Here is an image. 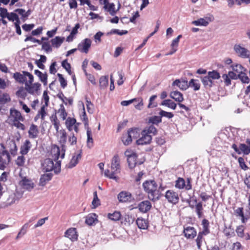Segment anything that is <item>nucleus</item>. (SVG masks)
Segmentation results:
<instances>
[{"label":"nucleus","instance_id":"1","mask_svg":"<svg viewBox=\"0 0 250 250\" xmlns=\"http://www.w3.org/2000/svg\"><path fill=\"white\" fill-rule=\"evenodd\" d=\"M246 213L247 214L245 215L243 207L238 208L237 209L234 210V214L236 216L241 217L242 223H246L250 218V194H249L248 197V204L247 209H246Z\"/></svg>","mask_w":250,"mask_h":250},{"label":"nucleus","instance_id":"2","mask_svg":"<svg viewBox=\"0 0 250 250\" xmlns=\"http://www.w3.org/2000/svg\"><path fill=\"white\" fill-rule=\"evenodd\" d=\"M41 84L39 83H35L32 84L25 83V89L27 92L32 95H40L41 94Z\"/></svg>","mask_w":250,"mask_h":250},{"label":"nucleus","instance_id":"3","mask_svg":"<svg viewBox=\"0 0 250 250\" xmlns=\"http://www.w3.org/2000/svg\"><path fill=\"white\" fill-rule=\"evenodd\" d=\"M125 155L127 157V162L129 168L132 169L137 165L138 155L136 152H130L128 150L125 152Z\"/></svg>","mask_w":250,"mask_h":250},{"label":"nucleus","instance_id":"4","mask_svg":"<svg viewBox=\"0 0 250 250\" xmlns=\"http://www.w3.org/2000/svg\"><path fill=\"white\" fill-rule=\"evenodd\" d=\"M231 148L238 154L243 153L244 155H248L250 153V146L247 144L240 143L239 147L235 144H233L231 145Z\"/></svg>","mask_w":250,"mask_h":250},{"label":"nucleus","instance_id":"5","mask_svg":"<svg viewBox=\"0 0 250 250\" xmlns=\"http://www.w3.org/2000/svg\"><path fill=\"white\" fill-rule=\"evenodd\" d=\"M165 197L168 203L173 205L177 204L179 201L178 193L173 190H167L165 193Z\"/></svg>","mask_w":250,"mask_h":250},{"label":"nucleus","instance_id":"6","mask_svg":"<svg viewBox=\"0 0 250 250\" xmlns=\"http://www.w3.org/2000/svg\"><path fill=\"white\" fill-rule=\"evenodd\" d=\"M91 40L89 38H85L82 40L78 45V50L81 53L87 54L91 47Z\"/></svg>","mask_w":250,"mask_h":250},{"label":"nucleus","instance_id":"7","mask_svg":"<svg viewBox=\"0 0 250 250\" xmlns=\"http://www.w3.org/2000/svg\"><path fill=\"white\" fill-rule=\"evenodd\" d=\"M117 199L120 203H130L134 200L132 194L126 191L120 192L117 195Z\"/></svg>","mask_w":250,"mask_h":250},{"label":"nucleus","instance_id":"8","mask_svg":"<svg viewBox=\"0 0 250 250\" xmlns=\"http://www.w3.org/2000/svg\"><path fill=\"white\" fill-rule=\"evenodd\" d=\"M234 50L239 57L242 58L250 57V51L247 48L242 47L240 44H235L234 46Z\"/></svg>","mask_w":250,"mask_h":250},{"label":"nucleus","instance_id":"9","mask_svg":"<svg viewBox=\"0 0 250 250\" xmlns=\"http://www.w3.org/2000/svg\"><path fill=\"white\" fill-rule=\"evenodd\" d=\"M142 137L136 140V143L138 145H144L150 144L152 140V136L146 132H142Z\"/></svg>","mask_w":250,"mask_h":250},{"label":"nucleus","instance_id":"10","mask_svg":"<svg viewBox=\"0 0 250 250\" xmlns=\"http://www.w3.org/2000/svg\"><path fill=\"white\" fill-rule=\"evenodd\" d=\"M64 236L68 238L72 241L74 242L78 240V234L77 229L74 228H71L66 230Z\"/></svg>","mask_w":250,"mask_h":250},{"label":"nucleus","instance_id":"11","mask_svg":"<svg viewBox=\"0 0 250 250\" xmlns=\"http://www.w3.org/2000/svg\"><path fill=\"white\" fill-rule=\"evenodd\" d=\"M42 167L44 172H50L54 170V164L53 161L50 158H46L42 163Z\"/></svg>","mask_w":250,"mask_h":250},{"label":"nucleus","instance_id":"12","mask_svg":"<svg viewBox=\"0 0 250 250\" xmlns=\"http://www.w3.org/2000/svg\"><path fill=\"white\" fill-rule=\"evenodd\" d=\"M213 17H206L205 18H200L197 20L193 21L191 23L196 26H207L210 21H212Z\"/></svg>","mask_w":250,"mask_h":250},{"label":"nucleus","instance_id":"13","mask_svg":"<svg viewBox=\"0 0 250 250\" xmlns=\"http://www.w3.org/2000/svg\"><path fill=\"white\" fill-rule=\"evenodd\" d=\"M151 203L148 200L143 201L138 204V208L140 212L146 213L151 208Z\"/></svg>","mask_w":250,"mask_h":250},{"label":"nucleus","instance_id":"14","mask_svg":"<svg viewBox=\"0 0 250 250\" xmlns=\"http://www.w3.org/2000/svg\"><path fill=\"white\" fill-rule=\"evenodd\" d=\"M184 236L188 239H193L197 235V231L193 227H188L183 231Z\"/></svg>","mask_w":250,"mask_h":250},{"label":"nucleus","instance_id":"15","mask_svg":"<svg viewBox=\"0 0 250 250\" xmlns=\"http://www.w3.org/2000/svg\"><path fill=\"white\" fill-rule=\"evenodd\" d=\"M178 104L180 108L182 109L179 111L180 114L184 115L186 118H192L193 115L191 113V109L189 107L187 106L185 104L180 103H178Z\"/></svg>","mask_w":250,"mask_h":250},{"label":"nucleus","instance_id":"16","mask_svg":"<svg viewBox=\"0 0 250 250\" xmlns=\"http://www.w3.org/2000/svg\"><path fill=\"white\" fill-rule=\"evenodd\" d=\"M98 221V215L95 213H92L86 216L85 223L88 226H92L96 224Z\"/></svg>","mask_w":250,"mask_h":250},{"label":"nucleus","instance_id":"17","mask_svg":"<svg viewBox=\"0 0 250 250\" xmlns=\"http://www.w3.org/2000/svg\"><path fill=\"white\" fill-rule=\"evenodd\" d=\"M21 185L27 190H31L34 187V184L30 179L24 177L20 182Z\"/></svg>","mask_w":250,"mask_h":250},{"label":"nucleus","instance_id":"18","mask_svg":"<svg viewBox=\"0 0 250 250\" xmlns=\"http://www.w3.org/2000/svg\"><path fill=\"white\" fill-rule=\"evenodd\" d=\"M10 116H12L14 118V122L20 121L23 122L24 120V118L22 116L21 112L14 108H10Z\"/></svg>","mask_w":250,"mask_h":250},{"label":"nucleus","instance_id":"19","mask_svg":"<svg viewBox=\"0 0 250 250\" xmlns=\"http://www.w3.org/2000/svg\"><path fill=\"white\" fill-rule=\"evenodd\" d=\"M111 168L116 171L120 170V159L118 154H115L112 158Z\"/></svg>","mask_w":250,"mask_h":250},{"label":"nucleus","instance_id":"20","mask_svg":"<svg viewBox=\"0 0 250 250\" xmlns=\"http://www.w3.org/2000/svg\"><path fill=\"white\" fill-rule=\"evenodd\" d=\"M34 74L39 77L40 81L43 83L44 85L47 84L48 75L46 72L42 73L39 70L36 69L34 71Z\"/></svg>","mask_w":250,"mask_h":250},{"label":"nucleus","instance_id":"21","mask_svg":"<svg viewBox=\"0 0 250 250\" xmlns=\"http://www.w3.org/2000/svg\"><path fill=\"white\" fill-rule=\"evenodd\" d=\"M32 146L30 141L29 140H26L23 145L21 146L20 153L22 155H26L28 153Z\"/></svg>","mask_w":250,"mask_h":250},{"label":"nucleus","instance_id":"22","mask_svg":"<svg viewBox=\"0 0 250 250\" xmlns=\"http://www.w3.org/2000/svg\"><path fill=\"white\" fill-rule=\"evenodd\" d=\"M53 175L52 173L42 174L40 179V186L42 187L44 186L47 182L51 180Z\"/></svg>","mask_w":250,"mask_h":250},{"label":"nucleus","instance_id":"23","mask_svg":"<svg viewBox=\"0 0 250 250\" xmlns=\"http://www.w3.org/2000/svg\"><path fill=\"white\" fill-rule=\"evenodd\" d=\"M64 40V37L56 36L54 39L50 40L51 45L57 48H59Z\"/></svg>","mask_w":250,"mask_h":250},{"label":"nucleus","instance_id":"24","mask_svg":"<svg viewBox=\"0 0 250 250\" xmlns=\"http://www.w3.org/2000/svg\"><path fill=\"white\" fill-rule=\"evenodd\" d=\"M136 224L140 229H146L148 227V223L147 220L142 217L138 218L136 220Z\"/></svg>","mask_w":250,"mask_h":250},{"label":"nucleus","instance_id":"25","mask_svg":"<svg viewBox=\"0 0 250 250\" xmlns=\"http://www.w3.org/2000/svg\"><path fill=\"white\" fill-rule=\"evenodd\" d=\"M170 97L175 101L178 102L179 103L182 102L184 100L182 93L177 90L171 92L170 93Z\"/></svg>","mask_w":250,"mask_h":250},{"label":"nucleus","instance_id":"26","mask_svg":"<svg viewBox=\"0 0 250 250\" xmlns=\"http://www.w3.org/2000/svg\"><path fill=\"white\" fill-rule=\"evenodd\" d=\"M8 145L11 154L13 156L16 155L17 152L18 147L17 146L15 141L14 140H11L9 141L8 143Z\"/></svg>","mask_w":250,"mask_h":250},{"label":"nucleus","instance_id":"27","mask_svg":"<svg viewBox=\"0 0 250 250\" xmlns=\"http://www.w3.org/2000/svg\"><path fill=\"white\" fill-rule=\"evenodd\" d=\"M39 133V130L37 125L32 124L28 131V134L32 138H36L37 137Z\"/></svg>","mask_w":250,"mask_h":250},{"label":"nucleus","instance_id":"28","mask_svg":"<svg viewBox=\"0 0 250 250\" xmlns=\"http://www.w3.org/2000/svg\"><path fill=\"white\" fill-rule=\"evenodd\" d=\"M189 87L192 88L194 91H198L200 89L201 84L197 79H191L188 82Z\"/></svg>","mask_w":250,"mask_h":250},{"label":"nucleus","instance_id":"29","mask_svg":"<svg viewBox=\"0 0 250 250\" xmlns=\"http://www.w3.org/2000/svg\"><path fill=\"white\" fill-rule=\"evenodd\" d=\"M13 78L17 82L20 83H23L26 82V78L23 74H21L20 72H16L13 74Z\"/></svg>","mask_w":250,"mask_h":250},{"label":"nucleus","instance_id":"30","mask_svg":"<svg viewBox=\"0 0 250 250\" xmlns=\"http://www.w3.org/2000/svg\"><path fill=\"white\" fill-rule=\"evenodd\" d=\"M162 121V119L160 115L159 116L155 115L149 117L147 123L148 124H151L152 125H158Z\"/></svg>","mask_w":250,"mask_h":250},{"label":"nucleus","instance_id":"31","mask_svg":"<svg viewBox=\"0 0 250 250\" xmlns=\"http://www.w3.org/2000/svg\"><path fill=\"white\" fill-rule=\"evenodd\" d=\"M153 190L155 191L154 193H151V196L149 197L150 200L152 201H155L159 200L162 196H163V194L161 193V192L159 190H157L156 189H153Z\"/></svg>","mask_w":250,"mask_h":250},{"label":"nucleus","instance_id":"32","mask_svg":"<svg viewBox=\"0 0 250 250\" xmlns=\"http://www.w3.org/2000/svg\"><path fill=\"white\" fill-rule=\"evenodd\" d=\"M122 141L125 146H128L132 142V135H130V133H129L128 131L126 134L123 135L122 137Z\"/></svg>","mask_w":250,"mask_h":250},{"label":"nucleus","instance_id":"33","mask_svg":"<svg viewBox=\"0 0 250 250\" xmlns=\"http://www.w3.org/2000/svg\"><path fill=\"white\" fill-rule=\"evenodd\" d=\"M108 83V76H103L99 80V86L101 89H104L107 86Z\"/></svg>","mask_w":250,"mask_h":250},{"label":"nucleus","instance_id":"34","mask_svg":"<svg viewBox=\"0 0 250 250\" xmlns=\"http://www.w3.org/2000/svg\"><path fill=\"white\" fill-rule=\"evenodd\" d=\"M201 225L203 226V230L201 231L207 234L210 233L209 222L207 219H203Z\"/></svg>","mask_w":250,"mask_h":250},{"label":"nucleus","instance_id":"35","mask_svg":"<svg viewBox=\"0 0 250 250\" xmlns=\"http://www.w3.org/2000/svg\"><path fill=\"white\" fill-rule=\"evenodd\" d=\"M152 184L150 183V181H146L143 184V187L144 190L148 194H151V193H154L155 191L151 188Z\"/></svg>","mask_w":250,"mask_h":250},{"label":"nucleus","instance_id":"36","mask_svg":"<svg viewBox=\"0 0 250 250\" xmlns=\"http://www.w3.org/2000/svg\"><path fill=\"white\" fill-rule=\"evenodd\" d=\"M143 132H146L148 134L152 133L153 135H156L157 134L158 130L154 125H151L148 127H145L143 130Z\"/></svg>","mask_w":250,"mask_h":250},{"label":"nucleus","instance_id":"37","mask_svg":"<svg viewBox=\"0 0 250 250\" xmlns=\"http://www.w3.org/2000/svg\"><path fill=\"white\" fill-rule=\"evenodd\" d=\"M223 232L228 237H230L234 235V229L232 228L231 225H229V227H227L226 224H225Z\"/></svg>","mask_w":250,"mask_h":250},{"label":"nucleus","instance_id":"38","mask_svg":"<svg viewBox=\"0 0 250 250\" xmlns=\"http://www.w3.org/2000/svg\"><path fill=\"white\" fill-rule=\"evenodd\" d=\"M122 215L120 211H115L113 213H108V217L113 221H118L121 219Z\"/></svg>","mask_w":250,"mask_h":250},{"label":"nucleus","instance_id":"39","mask_svg":"<svg viewBox=\"0 0 250 250\" xmlns=\"http://www.w3.org/2000/svg\"><path fill=\"white\" fill-rule=\"evenodd\" d=\"M11 101V98L9 94L3 93L2 95H0V104H4Z\"/></svg>","mask_w":250,"mask_h":250},{"label":"nucleus","instance_id":"40","mask_svg":"<svg viewBox=\"0 0 250 250\" xmlns=\"http://www.w3.org/2000/svg\"><path fill=\"white\" fill-rule=\"evenodd\" d=\"M62 66L65 69L69 75H72V72L71 70V64L68 62L67 59H65L62 62Z\"/></svg>","mask_w":250,"mask_h":250},{"label":"nucleus","instance_id":"41","mask_svg":"<svg viewBox=\"0 0 250 250\" xmlns=\"http://www.w3.org/2000/svg\"><path fill=\"white\" fill-rule=\"evenodd\" d=\"M15 12L21 15V19L23 21H25L28 18V16L25 13V10L22 8H18L15 10Z\"/></svg>","mask_w":250,"mask_h":250},{"label":"nucleus","instance_id":"42","mask_svg":"<svg viewBox=\"0 0 250 250\" xmlns=\"http://www.w3.org/2000/svg\"><path fill=\"white\" fill-rule=\"evenodd\" d=\"M207 234L203 232H199L197 237L196 239L197 246L198 249H200L203 241V235H207Z\"/></svg>","mask_w":250,"mask_h":250},{"label":"nucleus","instance_id":"43","mask_svg":"<svg viewBox=\"0 0 250 250\" xmlns=\"http://www.w3.org/2000/svg\"><path fill=\"white\" fill-rule=\"evenodd\" d=\"M93 199L92 202V205L93 206V208H97L100 205V201L98 197L97 192V191H95L93 193Z\"/></svg>","mask_w":250,"mask_h":250},{"label":"nucleus","instance_id":"44","mask_svg":"<svg viewBox=\"0 0 250 250\" xmlns=\"http://www.w3.org/2000/svg\"><path fill=\"white\" fill-rule=\"evenodd\" d=\"M175 187L179 189H183L185 187V181L183 178L179 177L175 181Z\"/></svg>","mask_w":250,"mask_h":250},{"label":"nucleus","instance_id":"45","mask_svg":"<svg viewBox=\"0 0 250 250\" xmlns=\"http://www.w3.org/2000/svg\"><path fill=\"white\" fill-rule=\"evenodd\" d=\"M230 68H231L232 71H234L235 73H239L244 67L240 64L233 63L230 65Z\"/></svg>","mask_w":250,"mask_h":250},{"label":"nucleus","instance_id":"46","mask_svg":"<svg viewBox=\"0 0 250 250\" xmlns=\"http://www.w3.org/2000/svg\"><path fill=\"white\" fill-rule=\"evenodd\" d=\"M87 134V146L89 148H91L93 146V140L92 136V132L89 130L86 131Z\"/></svg>","mask_w":250,"mask_h":250},{"label":"nucleus","instance_id":"47","mask_svg":"<svg viewBox=\"0 0 250 250\" xmlns=\"http://www.w3.org/2000/svg\"><path fill=\"white\" fill-rule=\"evenodd\" d=\"M132 138H137L140 135V130L137 127L131 128L128 130Z\"/></svg>","mask_w":250,"mask_h":250},{"label":"nucleus","instance_id":"48","mask_svg":"<svg viewBox=\"0 0 250 250\" xmlns=\"http://www.w3.org/2000/svg\"><path fill=\"white\" fill-rule=\"evenodd\" d=\"M42 49L45 51L46 53H50L52 51V45L50 44L48 42H42Z\"/></svg>","mask_w":250,"mask_h":250},{"label":"nucleus","instance_id":"49","mask_svg":"<svg viewBox=\"0 0 250 250\" xmlns=\"http://www.w3.org/2000/svg\"><path fill=\"white\" fill-rule=\"evenodd\" d=\"M122 219L124 220L125 222V224H126V223L128 225H130V224H132L134 221V217H133L132 215L129 214H125L123 217Z\"/></svg>","mask_w":250,"mask_h":250},{"label":"nucleus","instance_id":"50","mask_svg":"<svg viewBox=\"0 0 250 250\" xmlns=\"http://www.w3.org/2000/svg\"><path fill=\"white\" fill-rule=\"evenodd\" d=\"M208 74L212 79L218 80L221 78L220 73L217 70H213L211 71H208Z\"/></svg>","mask_w":250,"mask_h":250},{"label":"nucleus","instance_id":"51","mask_svg":"<svg viewBox=\"0 0 250 250\" xmlns=\"http://www.w3.org/2000/svg\"><path fill=\"white\" fill-rule=\"evenodd\" d=\"M160 109V112L159 113V115H160L161 118L162 119L163 117H167L168 119H171L173 117L174 114L172 112H168L166 111H164L161 108Z\"/></svg>","mask_w":250,"mask_h":250},{"label":"nucleus","instance_id":"52","mask_svg":"<svg viewBox=\"0 0 250 250\" xmlns=\"http://www.w3.org/2000/svg\"><path fill=\"white\" fill-rule=\"evenodd\" d=\"M57 76L61 83V86L62 88H64L67 86V81L63 78V75L60 73L57 74Z\"/></svg>","mask_w":250,"mask_h":250},{"label":"nucleus","instance_id":"53","mask_svg":"<svg viewBox=\"0 0 250 250\" xmlns=\"http://www.w3.org/2000/svg\"><path fill=\"white\" fill-rule=\"evenodd\" d=\"M17 13V12H15V10L13 12H9L8 17L6 18L9 21L14 22L15 20H16L17 17H19Z\"/></svg>","mask_w":250,"mask_h":250},{"label":"nucleus","instance_id":"54","mask_svg":"<svg viewBox=\"0 0 250 250\" xmlns=\"http://www.w3.org/2000/svg\"><path fill=\"white\" fill-rule=\"evenodd\" d=\"M18 200V198H17L16 194L15 193L11 194L9 196V197L7 199V204L10 206V205L15 203L16 201Z\"/></svg>","mask_w":250,"mask_h":250},{"label":"nucleus","instance_id":"55","mask_svg":"<svg viewBox=\"0 0 250 250\" xmlns=\"http://www.w3.org/2000/svg\"><path fill=\"white\" fill-rule=\"evenodd\" d=\"M22 73L23 74L26 76H27L29 78V81H27V80H26V82H24V83H29V84H32L33 83V82H34V77L32 74L26 71H22Z\"/></svg>","mask_w":250,"mask_h":250},{"label":"nucleus","instance_id":"56","mask_svg":"<svg viewBox=\"0 0 250 250\" xmlns=\"http://www.w3.org/2000/svg\"><path fill=\"white\" fill-rule=\"evenodd\" d=\"M16 94L18 97L24 99L27 96L26 93L24 91L23 87L21 86L19 90L16 92Z\"/></svg>","mask_w":250,"mask_h":250},{"label":"nucleus","instance_id":"57","mask_svg":"<svg viewBox=\"0 0 250 250\" xmlns=\"http://www.w3.org/2000/svg\"><path fill=\"white\" fill-rule=\"evenodd\" d=\"M238 162L239 164V167H241V169L244 170H247L249 169V167L246 164L244 161V159L243 157H239L238 159Z\"/></svg>","mask_w":250,"mask_h":250},{"label":"nucleus","instance_id":"58","mask_svg":"<svg viewBox=\"0 0 250 250\" xmlns=\"http://www.w3.org/2000/svg\"><path fill=\"white\" fill-rule=\"evenodd\" d=\"M106 10L109 12L111 16L115 15L117 11V10H115V4L113 3H108L107 9Z\"/></svg>","mask_w":250,"mask_h":250},{"label":"nucleus","instance_id":"59","mask_svg":"<svg viewBox=\"0 0 250 250\" xmlns=\"http://www.w3.org/2000/svg\"><path fill=\"white\" fill-rule=\"evenodd\" d=\"M200 79L204 86L205 88H208V85L209 82V80L210 79H211L208 75V74L207 76H200L199 77Z\"/></svg>","mask_w":250,"mask_h":250},{"label":"nucleus","instance_id":"60","mask_svg":"<svg viewBox=\"0 0 250 250\" xmlns=\"http://www.w3.org/2000/svg\"><path fill=\"white\" fill-rule=\"evenodd\" d=\"M25 159L22 155L18 157L17 159L16 160V164L19 167H23L24 165Z\"/></svg>","mask_w":250,"mask_h":250},{"label":"nucleus","instance_id":"61","mask_svg":"<svg viewBox=\"0 0 250 250\" xmlns=\"http://www.w3.org/2000/svg\"><path fill=\"white\" fill-rule=\"evenodd\" d=\"M179 87L180 89L182 90H187L188 87V83L187 80H184L183 79L182 81H181V83H180V85H179Z\"/></svg>","mask_w":250,"mask_h":250},{"label":"nucleus","instance_id":"62","mask_svg":"<svg viewBox=\"0 0 250 250\" xmlns=\"http://www.w3.org/2000/svg\"><path fill=\"white\" fill-rule=\"evenodd\" d=\"M244 228L243 225H240L237 227L236 229V232L238 236L241 238H243L244 236Z\"/></svg>","mask_w":250,"mask_h":250},{"label":"nucleus","instance_id":"63","mask_svg":"<svg viewBox=\"0 0 250 250\" xmlns=\"http://www.w3.org/2000/svg\"><path fill=\"white\" fill-rule=\"evenodd\" d=\"M156 95H154L151 96L149 100V104H148L147 107L150 108L151 107H155L157 106V104L156 103H152V102L157 98Z\"/></svg>","mask_w":250,"mask_h":250},{"label":"nucleus","instance_id":"64","mask_svg":"<svg viewBox=\"0 0 250 250\" xmlns=\"http://www.w3.org/2000/svg\"><path fill=\"white\" fill-rule=\"evenodd\" d=\"M78 160H77L75 158V155L73 156L68 164V167L69 168H72L77 165V164L78 163Z\"/></svg>","mask_w":250,"mask_h":250}]
</instances>
